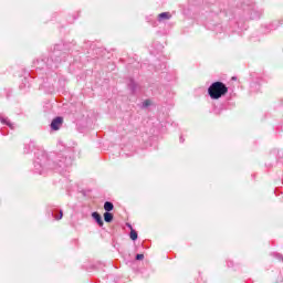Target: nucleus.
I'll return each mask as SVG.
<instances>
[{
	"label": "nucleus",
	"mask_w": 283,
	"mask_h": 283,
	"mask_svg": "<svg viewBox=\"0 0 283 283\" xmlns=\"http://www.w3.org/2000/svg\"><path fill=\"white\" fill-rule=\"evenodd\" d=\"M228 93L229 87H227V84L222 82H213L208 88V94L213 101L222 98V96H226Z\"/></svg>",
	"instance_id": "f257e3e1"
},
{
	"label": "nucleus",
	"mask_w": 283,
	"mask_h": 283,
	"mask_svg": "<svg viewBox=\"0 0 283 283\" xmlns=\"http://www.w3.org/2000/svg\"><path fill=\"white\" fill-rule=\"evenodd\" d=\"M61 125H63V117H55L51 123V129L59 132V129H61Z\"/></svg>",
	"instance_id": "f03ea898"
},
{
	"label": "nucleus",
	"mask_w": 283,
	"mask_h": 283,
	"mask_svg": "<svg viewBox=\"0 0 283 283\" xmlns=\"http://www.w3.org/2000/svg\"><path fill=\"white\" fill-rule=\"evenodd\" d=\"M171 19V13L163 12L158 15V21H169Z\"/></svg>",
	"instance_id": "7ed1b4c3"
},
{
	"label": "nucleus",
	"mask_w": 283,
	"mask_h": 283,
	"mask_svg": "<svg viewBox=\"0 0 283 283\" xmlns=\"http://www.w3.org/2000/svg\"><path fill=\"white\" fill-rule=\"evenodd\" d=\"M92 218L95 219V221L97 222V224L99 227H103V217H101V214L98 212H93Z\"/></svg>",
	"instance_id": "20e7f679"
},
{
	"label": "nucleus",
	"mask_w": 283,
	"mask_h": 283,
	"mask_svg": "<svg viewBox=\"0 0 283 283\" xmlns=\"http://www.w3.org/2000/svg\"><path fill=\"white\" fill-rule=\"evenodd\" d=\"M104 209L105 211L109 212V211H113L114 210V203H112L111 201H106L104 203Z\"/></svg>",
	"instance_id": "39448f33"
},
{
	"label": "nucleus",
	"mask_w": 283,
	"mask_h": 283,
	"mask_svg": "<svg viewBox=\"0 0 283 283\" xmlns=\"http://www.w3.org/2000/svg\"><path fill=\"white\" fill-rule=\"evenodd\" d=\"M104 220L105 222H112V220H114V214H112V212H105Z\"/></svg>",
	"instance_id": "423d86ee"
},
{
	"label": "nucleus",
	"mask_w": 283,
	"mask_h": 283,
	"mask_svg": "<svg viewBox=\"0 0 283 283\" xmlns=\"http://www.w3.org/2000/svg\"><path fill=\"white\" fill-rule=\"evenodd\" d=\"M129 238H130V240H134V241L138 240V232H136V230L132 229L130 233H129Z\"/></svg>",
	"instance_id": "0eeeda50"
},
{
	"label": "nucleus",
	"mask_w": 283,
	"mask_h": 283,
	"mask_svg": "<svg viewBox=\"0 0 283 283\" xmlns=\"http://www.w3.org/2000/svg\"><path fill=\"white\" fill-rule=\"evenodd\" d=\"M0 122L2 123V125H8V127H12V124H10V119H8L7 117H0Z\"/></svg>",
	"instance_id": "6e6552de"
},
{
	"label": "nucleus",
	"mask_w": 283,
	"mask_h": 283,
	"mask_svg": "<svg viewBox=\"0 0 283 283\" xmlns=\"http://www.w3.org/2000/svg\"><path fill=\"white\" fill-rule=\"evenodd\" d=\"M55 220H62L63 219V210H60V214L54 217Z\"/></svg>",
	"instance_id": "1a4fd4ad"
},
{
	"label": "nucleus",
	"mask_w": 283,
	"mask_h": 283,
	"mask_svg": "<svg viewBox=\"0 0 283 283\" xmlns=\"http://www.w3.org/2000/svg\"><path fill=\"white\" fill-rule=\"evenodd\" d=\"M136 260H145V255L144 254H137Z\"/></svg>",
	"instance_id": "9d476101"
},
{
	"label": "nucleus",
	"mask_w": 283,
	"mask_h": 283,
	"mask_svg": "<svg viewBox=\"0 0 283 283\" xmlns=\"http://www.w3.org/2000/svg\"><path fill=\"white\" fill-rule=\"evenodd\" d=\"M150 104L151 103L149 102V99H147V101L144 102V107H149Z\"/></svg>",
	"instance_id": "9b49d317"
}]
</instances>
